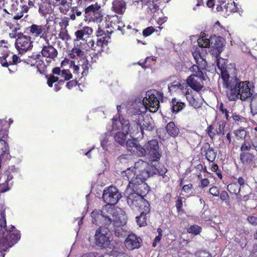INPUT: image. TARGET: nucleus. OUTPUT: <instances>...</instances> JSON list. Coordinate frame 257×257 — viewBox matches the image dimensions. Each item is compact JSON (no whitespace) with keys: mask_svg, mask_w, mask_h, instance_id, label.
I'll list each match as a JSON object with an SVG mask.
<instances>
[{"mask_svg":"<svg viewBox=\"0 0 257 257\" xmlns=\"http://www.w3.org/2000/svg\"><path fill=\"white\" fill-rule=\"evenodd\" d=\"M9 27L12 30L11 32L9 33V36L11 38H16L17 37L18 38L20 34H23L21 32H18V31L20 29V27L19 25H17L16 27L10 25Z\"/></svg>","mask_w":257,"mask_h":257,"instance_id":"obj_32","label":"nucleus"},{"mask_svg":"<svg viewBox=\"0 0 257 257\" xmlns=\"http://www.w3.org/2000/svg\"><path fill=\"white\" fill-rule=\"evenodd\" d=\"M252 147L249 142L245 141L240 148V150L242 152H246V151H249L251 150Z\"/></svg>","mask_w":257,"mask_h":257,"instance_id":"obj_38","label":"nucleus"},{"mask_svg":"<svg viewBox=\"0 0 257 257\" xmlns=\"http://www.w3.org/2000/svg\"><path fill=\"white\" fill-rule=\"evenodd\" d=\"M133 129V127L131 128L128 120L123 117H119L118 119H112V131H118L114 134V139L121 146H124L129 133L134 134L135 131Z\"/></svg>","mask_w":257,"mask_h":257,"instance_id":"obj_6","label":"nucleus"},{"mask_svg":"<svg viewBox=\"0 0 257 257\" xmlns=\"http://www.w3.org/2000/svg\"><path fill=\"white\" fill-rule=\"evenodd\" d=\"M115 257H130L127 254L123 252H119L115 255Z\"/></svg>","mask_w":257,"mask_h":257,"instance_id":"obj_64","label":"nucleus"},{"mask_svg":"<svg viewBox=\"0 0 257 257\" xmlns=\"http://www.w3.org/2000/svg\"><path fill=\"white\" fill-rule=\"evenodd\" d=\"M50 27L45 25L32 24L30 27V32L32 35L36 37L40 36L45 40L48 39L47 34L49 33Z\"/></svg>","mask_w":257,"mask_h":257,"instance_id":"obj_15","label":"nucleus"},{"mask_svg":"<svg viewBox=\"0 0 257 257\" xmlns=\"http://www.w3.org/2000/svg\"><path fill=\"white\" fill-rule=\"evenodd\" d=\"M147 194L138 193L134 192L131 193L127 197V203L133 209H140L145 210V212H150V205L149 202L144 198Z\"/></svg>","mask_w":257,"mask_h":257,"instance_id":"obj_8","label":"nucleus"},{"mask_svg":"<svg viewBox=\"0 0 257 257\" xmlns=\"http://www.w3.org/2000/svg\"><path fill=\"white\" fill-rule=\"evenodd\" d=\"M235 136L238 139L244 140L246 136V132L243 128H239L234 131Z\"/></svg>","mask_w":257,"mask_h":257,"instance_id":"obj_36","label":"nucleus"},{"mask_svg":"<svg viewBox=\"0 0 257 257\" xmlns=\"http://www.w3.org/2000/svg\"><path fill=\"white\" fill-rule=\"evenodd\" d=\"M46 44L43 45L41 51L42 55L44 57L55 60L57 57L58 51L52 45H50L49 39L45 40Z\"/></svg>","mask_w":257,"mask_h":257,"instance_id":"obj_21","label":"nucleus"},{"mask_svg":"<svg viewBox=\"0 0 257 257\" xmlns=\"http://www.w3.org/2000/svg\"><path fill=\"white\" fill-rule=\"evenodd\" d=\"M75 36H76V39L75 40L76 42H78L80 40H82L84 42H86V41L85 40V36L82 33V31H81L80 30H77L75 32Z\"/></svg>","mask_w":257,"mask_h":257,"instance_id":"obj_42","label":"nucleus"},{"mask_svg":"<svg viewBox=\"0 0 257 257\" xmlns=\"http://www.w3.org/2000/svg\"><path fill=\"white\" fill-rule=\"evenodd\" d=\"M9 190V188L8 186V183L6 181L5 183L0 184V192L4 193Z\"/></svg>","mask_w":257,"mask_h":257,"instance_id":"obj_52","label":"nucleus"},{"mask_svg":"<svg viewBox=\"0 0 257 257\" xmlns=\"http://www.w3.org/2000/svg\"><path fill=\"white\" fill-rule=\"evenodd\" d=\"M206 51L200 48H196L192 52V55L195 60L197 65H193L190 70L194 74L191 75L197 76L199 77L205 76L206 73L205 70L207 66V62L205 59Z\"/></svg>","mask_w":257,"mask_h":257,"instance_id":"obj_7","label":"nucleus"},{"mask_svg":"<svg viewBox=\"0 0 257 257\" xmlns=\"http://www.w3.org/2000/svg\"><path fill=\"white\" fill-rule=\"evenodd\" d=\"M247 221L253 225H257V217L253 216H250L247 217Z\"/></svg>","mask_w":257,"mask_h":257,"instance_id":"obj_51","label":"nucleus"},{"mask_svg":"<svg viewBox=\"0 0 257 257\" xmlns=\"http://www.w3.org/2000/svg\"><path fill=\"white\" fill-rule=\"evenodd\" d=\"M219 110L223 113L225 114L226 118L228 120V111L227 109L224 107V105L222 103H221L219 106Z\"/></svg>","mask_w":257,"mask_h":257,"instance_id":"obj_49","label":"nucleus"},{"mask_svg":"<svg viewBox=\"0 0 257 257\" xmlns=\"http://www.w3.org/2000/svg\"><path fill=\"white\" fill-rule=\"evenodd\" d=\"M163 97V93L156 90H151L147 92L146 100L138 98L132 102H128L127 112L131 119L145 113L147 107H149L150 110L152 112L157 111L160 107L159 100L162 99Z\"/></svg>","mask_w":257,"mask_h":257,"instance_id":"obj_4","label":"nucleus"},{"mask_svg":"<svg viewBox=\"0 0 257 257\" xmlns=\"http://www.w3.org/2000/svg\"><path fill=\"white\" fill-rule=\"evenodd\" d=\"M96 230L95 240L96 245L101 248L112 249L113 244L111 242L108 236L109 229L108 227L102 224Z\"/></svg>","mask_w":257,"mask_h":257,"instance_id":"obj_10","label":"nucleus"},{"mask_svg":"<svg viewBox=\"0 0 257 257\" xmlns=\"http://www.w3.org/2000/svg\"><path fill=\"white\" fill-rule=\"evenodd\" d=\"M159 160H151L150 163V166L152 168H150L148 167L147 168L149 169V170L151 171H154L156 173L154 175L158 174L160 176H162L165 179V181H168L169 178L166 175L167 172V169L162 164L158 162Z\"/></svg>","mask_w":257,"mask_h":257,"instance_id":"obj_19","label":"nucleus"},{"mask_svg":"<svg viewBox=\"0 0 257 257\" xmlns=\"http://www.w3.org/2000/svg\"><path fill=\"white\" fill-rule=\"evenodd\" d=\"M217 133V130H214V127L212 125H210L207 128V133L211 139L214 138Z\"/></svg>","mask_w":257,"mask_h":257,"instance_id":"obj_43","label":"nucleus"},{"mask_svg":"<svg viewBox=\"0 0 257 257\" xmlns=\"http://www.w3.org/2000/svg\"><path fill=\"white\" fill-rule=\"evenodd\" d=\"M227 188L230 193L235 194H238L240 190V188L239 187L237 183L229 184L227 185Z\"/></svg>","mask_w":257,"mask_h":257,"instance_id":"obj_34","label":"nucleus"},{"mask_svg":"<svg viewBox=\"0 0 257 257\" xmlns=\"http://www.w3.org/2000/svg\"><path fill=\"white\" fill-rule=\"evenodd\" d=\"M61 76L66 80H69L72 78V75L68 70H63L61 71Z\"/></svg>","mask_w":257,"mask_h":257,"instance_id":"obj_46","label":"nucleus"},{"mask_svg":"<svg viewBox=\"0 0 257 257\" xmlns=\"http://www.w3.org/2000/svg\"><path fill=\"white\" fill-rule=\"evenodd\" d=\"M124 146L127 149L133 153L137 154L140 156H145V151L136 139H128L125 142Z\"/></svg>","mask_w":257,"mask_h":257,"instance_id":"obj_18","label":"nucleus"},{"mask_svg":"<svg viewBox=\"0 0 257 257\" xmlns=\"http://www.w3.org/2000/svg\"><path fill=\"white\" fill-rule=\"evenodd\" d=\"M206 158L210 162H213L216 158V152L213 148H209L206 152Z\"/></svg>","mask_w":257,"mask_h":257,"instance_id":"obj_35","label":"nucleus"},{"mask_svg":"<svg viewBox=\"0 0 257 257\" xmlns=\"http://www.w3.org/2000/svg\"><path fill=\"white\" fill-rule=\"evenodd\" d=\"M80 30L82 31V33L83 34L85 38L88 37L93 33L92 29L87 26L83 27V29Z\"/></svg>","mask_w":257,"mask_h":257,"instance_id":"obj_40","label":"nucleus"},{"mask_svg":"<svg viewBox=\"0 0 257 257\" xmlns=\"http://www.w3.org/2000/svg\"><path fill=\"white\" fill-rule=\"evenodd\" d=\"M105 42H107V41H105V38L104 37L98 38L96 41V46L102 47L103 45L105 43Z\"/></svg>","mask_w":257,"mask_h":257,"instance_id":"obj_54","label":"nucleus"},{"mask_svg":"<svg viewBox=\"0 0 257 257\" xmlns=\"http://www.w3.org/2000/svg\"><path fill=\"white\" fill-rule=\"evenodd\" d=\"M91 217L93 224L104 225L108 227L109 232H113L116 236L123 237L126 235L125 217L118 215L112 207L105 206L101 210H94L91 213Z\"/></svg>","mask_w":257,"mask_h":257,"instance_id":"obj_2","label":"nucleus"},{"mask_svg":"<svg viewBox=\"0 0 257 257\" xmlns=\"http://www.w3.org/2000/svg\"><path fill=\"white\" fill-rule=\"evenodd\" d=\"M145 156L149 155L152 160H159L161 157V151L157 140H152L148 142L144 146Z\"/></svg>","mask_w":257,"mask_h":257,"instance_id":"obj_12","label":"nucleus"},{"mask_svg":"<svg viewBox=\"0 0 257 257\" xmlns=\"http://www.w3.org/2000/svg\"><path fill=\"white\" fill-rule=\"evenodd\" d=\"M112 8L116 13L121 15L126 10V3L124 0H114Z\"/></svg>","mask_w":257,"mask_h":257,"instance_id":"obj_23","label":"nucleus"},{"mask_svg":"<svg viewBox=\"0 0 257 257\" xmlns=\"http://www.w3.org/2000/svg\"><path fill=\"white\" fill-rule=\"evenodd\" d=\"M20 35L16 39L15 45L19 53H23L32 49V42L30 37L24 35L23 34Z\"/></svg>","mask_w":257,"mask_h":257,"instance_id":"obj_14","label":"nucleus"},{"mask_svg":"<svg viewBox=\"0 0 257 257\" xmlns=\"http://www.w3.org/2000/svg\"><path fill=\"white\" fill-rule=\"evenodd\" d=\"M147 164L143 161L135 163L134 167L126 169L121 172L123 177H126L129 182L127 188L138 193L147 194L149 190L145 181L156 173L146 168Z\"/></svg>","mask_w":257,"mask_h":257,"instance_id":"obj_3","label":"nucleus"},{"mask_svg":"<svg viewBox=\"0 0 257 257\" xmlns=\"http://www.w3.org/2000/svg\"><path fill=\"white\" fill-rule=\"evenodd\" d=\"M6 215L4 210L0 211V251H6L12 247L20 239V235L14 226L7 229Z\"/></svg>","mask_w":257,"mask_h":257,"instance_id":"obj_5","label":"nucleus"},{"mask_svg":"<svg viewBox=\"0 0 257 257\" xmlns=\"http://www.w3.org/2000/svg\"><path fill=\"white\" fill-rule=\"evenodd\" d=\"M250 144H251V147H253L257 152V137H255L251 141Z\"/></svg>","mask_w":257,"mask_h":257,"instance_id":"obj_60","label":"nucleus"},{"mask_svg":"<svg viewBox=\"0 0 257 257\" xmlns=\"http://www.w3.org/2000/svg\"><path fill=\"white\" fill-rule=\"evenodd\" d=\"M19 8H21V10H19V12H22L23 15L24 13H27L29 10V7L26 5L19 6Z\"/></svg>","mask_w":257,"mask_h":257,"instance_id":"obj_59","label":"nucleus"},{"mask_svg":"<svg viewBox=\"0 0 257 257\" xmlns=\"http://www.w3.org/2000/svg\"><path fill=\"white\" fill-rule=\"evenodd\" d=\"M131 120L135 122L134 123L135 127L137 129L138 127H140L142 134H143L144 130L150 131L153 128L151 123L152 118L148 116H144L143 113L138 115L137 117H135L134 118H131Z\"/></svg>","mask_w":257,"mask_h":257,"instance_id":"obj_13","label":"nucleus"},{"mask_svg":"<svg viewBox=\"0 0 257 257\" xmlns=\"http://www.w3.org/2000/svg\"><path fill=\"white\" fill-rule=\"evenodd\" d=\"M193 185L192 184H188L187 185H185L183 186L182 191H184L186 193H189L192 188Z\"/></svg>","mask_w":257,"mask_h":257,"instance_id":"obj_56","label":"nucleus"},{"mask_svg":"<svg viewBox=\"0 0 257 257\" xmlns=\"http://www.w3.org/2000/svg\"><path fill=\"white\" fill-rule=\"evenodd\" d=\"M154 31L155 29L153 27H149L143 31V34L145 37H147L151 35L154 32Z\"/></svg>","mask_w":257,"mask_h":257,"instance_id":"obj_48","label":"nucleus"},{"mask_svg":"<svg viewBox=\"0 0 257 257\" xmlns=\"http://www.w3.org/2000/svg\"><path fill=\"white\" fill-rule=\"evenodd\" d=\"M166 130L168 134L173 137L177 136L179 133V128L172 121H171L167 124Z\"/></svg>","mask_w":257,"mask_h":257,"instance_id":"obj_28","label":"nucleus"},{"mask_svg":"<svg viewBox=\"0 0 257 257\" xmlns=\"http://www.w3.org/2000/svg\"><path fill=\"white\" fill-rule=\"evenodd\" d=\"M100 6L97 5H92L85 9V14L97 23H100L102 20L103 15L100 11Z\"/></svg>","mask_w":257,"mask_h":257,"instance_id":"obj_16","label":"nucleus"},{"mask_svg":"<svg viewBox=\"0 0 257 257\" xmlns=\"http://www.w3.org/2000/svg\"><path fill=\"white\" fill-rule=\"evenodd\" d=\"M209 192L214 196H218L219 195V189L216 186H213L209 189Z\"/></svg>","mask_w":257,"mask_h":257,"instance_id":"obj_50","label":"nucleus"},{"mask_svg":"<svg viewBox=\"0 0 257 257\" xmlns=\"http://www.w3.org/2000/svg\"><path fill=\"white\" fill-rule=\"evenodd\" d=\"M205 80V76L201 77L195 75H190L186 80L187 84L194 90L199 92L203 87V81Z\"/></svg>","mask_w":257,"mask_h":257,"instance_id":"obj_17","label":"nucleus"},{"mask_svg":"<svg viewBox=\"0 0 257 257\" xmlns=\"http://www.w3.org/2000/svg\"><path fill=\"white\" fill-rule=\"evenodd\" d=\"M19 4L17 1H11L10 3L9 8L8 9L10 11L9 14L13 15L14 19L19 20L23 17L22 12H19Z\"/></svg>","mask_w":257,"mask_h":257,"instance_id":"obj_22","label":"nucleus"},{"mask_svg":"<svg viewBox=\"0 0 257 257\" xmlns=\"http://www.w3.org/2000/svg\"><path fill=\"white\" fill-rule=\"evenodd\" d=\"M70 17H64L63 18L61 22L59 23L60 26L61 27V29H66L67 27L69 26V22Z\"/></svg>","mask_w":257,"mask_h":257,"instance_id":"obj_45","label":"nucleus"},{"mask_svg":"<svg viewBox=\"0 0 257 257\" xmlns=\"http://www.w3.org/2000/svg\"><path fill=\"white\" fill-rule=\"evenodd\" d=\"M141 211V214L140 216H138L136 217V222L140 227L144 226L147 224V214L149 212H145L144 210H142Z\"/></svg>","mask_w":257,"mask_h":257,"instance_id":"obj_29","label":"nucleus"},{"mask_svg":"<svg viewBox=\"0 0 257 257\" xmlns=\"http://www.w3.org/2000/svg\"><path fill=\"white\" fill-rule=\"evenodd\" d=\"M142 240L135 234H130L125 240L126 247L131 250L138 249L141 246Z\"/></svg>","mask_w":257,"mask_h":257,"instance_id":"obj_20","label":"nucleus"},{"mask_svg":"<svg viewBox=\"0 0 257 257\" xmlns=\"http://www.w3.org/2000/svg\"><path fill=\"white\" fill-rule=\"evenodd\" d=\"M184 87L183 84H181L180 82L176 81L168 84V89L169 92H175L179 89L182 90Z\"/></svg>","mask_w":257,"mask_h":257,"instance_id":"obj_31","label":"nucleus"},{"mask_svg":"<svg viewBox=\"0 0 257 257\" xmlns=\"http://www.w3.org/2000/svg\"><path fill=\"white\" fill-rule=\"evenodd\" d=\"M220 60H217V66L221 71L223 86L226 88V94L228 99L234 101L237 99L245 100L251 96L250 89L247 81H241L236 77V69L232 65L225 67L220 64Z\"/></svg>","mask_w":257,"mask_h":257,"instance_id":"obj_1","label":"nucleus"},{"mask_svg":"<svg viewBox=\"0 0 257 257\" xmlns=\"http://www.w3.org/2000/svg\"><path fill=\"white\" fill-rule=\"evenodd\" d=\"M198 48L203 49L211 47V48L216 50V54L219 55L222 51L223 46L224 40L222 37H217L216 36H211L209 39L207 38L205 36L199 38L197 40Z\"/></svg>","mask_w":257,"mask_h":257,"instance_id":"obj_9","label":"nucleus"},{"mask_svg":"<svg viewBox=\"0 0 257 257\" xmlns=\"http://www.w3.org/2000/svg\"><path fill=\"white\" fill-rule=\"evenodd\" d=\"M155 1L152 0L151 3H146L148 5V8L153 13H155L159 8V6L155 4Z\"/></svg>","mask_w":257,"mask_h":257,"instance_id":"obj_41","label":"nucleus"},{"mask_svg":"<svg viewBox=\"0 0 257 257\" xmlns=\"http://www.w3.org/2000/svg\"><path fill=\"white\" fill-rule=\"evenodd\" d=\"M6 157L7 159H9V147L8 144L3 140H0V157L4 158Z\"/></svg>","mask_w":257,"mask_h":257,"instance_id":"obj_25","label":"nucleus"},{"mask_svg":"<svg viewBox=\"0 0 257 257\" xmlns=\"http://www.w3.org/2000/svg\"><path fill=\"white\" fill-rule=\"evenodd\" d=\"M84 10L77 7H73L71 9V12L69 14L70 20L74 21L76 18L80 17L82 14Z\"/></svg>","mask_w":257,"mask_h":257,"instance_id":"obj_27","label":"nucleus"},{"mask_svg":"<svg viewBox=\"0 0 257 257\" xmlns=\"http://www.w3.org/2000/svg\"><path fill=\"white\" fill-rule=\"evenodd\" d=\"M255 158L252 153L242 152L240 154L239 158L241 163L244 165H248L251 164Z\"/></svg>","mask_w":257,"mask_h":257,"instance_id":"obj_24","label":"nucleus"},{"mask_svg":"<svg viewBox=\"0 0 257 257\" xmlns=\"http://www.w3.org/2000/svg\"><path fill=\"white\" fill-rule=\"evenodd\" d=\"M183 202H182V198L181 197H179L178 199V200L176 204V206L178 212H180L182 208Z\"/></svg>","mask_w":257,"mask_h":257,"instance_id":"obj_53","label":"nucleus"},{"mask_svg":"<svg viewBox=\"0 0 257 257\" xmlns=\"http://www.w3.org/2000/svg\"><path fill=\"white\" fill-rule=\"evenodd\" d=\"M188 232L190 233H192L195 235H197L200 233L201 230V228L197 225H193L191 226L188 229Z\"/></svg>","mask_w":257,"mask_h":257,"instance_id":"obj_37","label":"nucleus"},{"mask_svg":"<svg viewBox=\"0 0 257 257\" xmlns=\"http://www.w3.org/2000/svg\"><path fill=\"white\" fill-rule=\"evenodd\" d=\"M45 8L44 7V4H40L39 5V11L40 13L44 14L45 13Z\"/></svg>","mask_w":257,"mask_h":257,"instance_id":"obj_63","label":"nucleus"},{"mask_svg":"<svg viewBox=\"0 0 257 257\" xmlns=\"http://www.w3.org/2000/svg\"><path fill=\"white\" fill-rule=\"evenodd\" d=\"M185 106L184 103L179 101L176 98L172 99L171 102V109L173 112L177 113L182 109Z\"/></svg>","mask_w":257,"mask_h":257,"instance_id":"obj_26","label":"nucleus"},{"mask_svg":"<svg viewBox=\"0 0 257 257\" xmlns=\"http://www.w3.org/2000/svg\"><path fill=\"white\" fill-rule=\"evenodd\" d=\"M77 84V82L75 80L70 81L66 84V87L69 89H71L74 86H75Z\"/></svg>","mask_w":257,"mask_h":257,"instance_id":"obj_57","label":"nucleus"},{"mask_svg":"<svg viewBox=\"0 0 257 257\" xmlns=\"http://www.w3.org/2000/svg\"><path fill=\"white\" fill-rule=\"evenodd\" d=\"M83 64L82 65V68L83 69V71L82 72V75H84V74H85V75H86L87 73L88 72L89 66H88V61L87 59H83Z\"/></svg>","mask_w":257,"mask_h":257,"instance_id":"obj_47","label":"nucleus"},{"mask_svg":"<svg viewBox=\"0 0 257 257\" xmlns=\"http://www.w3.org/2000/svg\"><path fill=\"white\" fill-rule=\"evenodd\" d=\"M107 142V139L106 138H104L103 140L101 141V146L103 150H106V144Z\"/></svg>","mask_w":257,"mask_h":257,"instance_id":"obj_61","label":"nucleus"},{"mask_svg":"<svg viewBox=\"0 0 257 257\" xmlns=\"http://www.w3.org/2000/svg\"><path fill=\"white\" fill-rule=\"evenodd\" d=\"M121 197V193L115 186H109L103 190L102 198L107 205H114L116 204Z\"/></svg>","mask_w":257,"mask_h":257,"instance_id":"obj_11","label":"nucleus"},{"mask_svg":"<svg viewBox=\"0 0 257 257\" xmlns=\"http://www.w3.org/2000/svg\"><path fill=\"white\" fill-rule=\"evenodd\" d=\"M251 112L253 115L257 114V93L251 97L250 101Z\"/></svg>","mask_w":257,"mask_h":257,"instance_id":"obj_33","label":"nucleus"},{"mask_svg":"<svg viewBox=\"0 0 257 257\" xmlns=\"http://www.w3.org/2000/svg\"><path fill=\"white\" fill-rule=\"evenodd\" d=\"M209 181L207 179H203L201 180V187H206L209 184Z\"/></svg>","mask_w":257,"mask_h":257,"instance_id":"obj_62","label":"nucleus"},{"mask_svg":"<svg viewBox=\"0 0 257 257\" xmlns=\"http://www.w3.org/2000/svg\"><path fill=\"white\" fill-rule=\"evenodd\" d=\"M81 48L83 49H86V47L85 46L84 48L83 46L81 48L74 47L72 49V51L74 54H76L78 56H82L84 55V52L81 50Z\"/></svg>","mask_w":257,"mask_h":257,"instance_id":"obj_44","label":"nucleus"},{"mask_svg":"<svg viewBox=\"0 0 257 257\" xmlns=\"http://www.w3.org/2000/svg\"><path fill=\"white\" fill-rule=\"evenodd\" d=\"M87 46L89 48H91L92 50H96V46L94 40H91L88 41L87 43Z\"/></svg>","mask_w":257,"mask_h":257,"instance_id":"obj_55","label":"nucleus"},{"mask_svg":"<svg viewBox=\"0 0 257 257\" xmlns=\"http://www.w3.org/2000/svg\"><path fill=\"white\" fill-rule=\"evenodd\" d=\"M186 97L189 104L195 108L201 107V103L196 100L188 91L186 92Z\"/></svg>","mask_w":257,"mask_h":257,"instance_id":"obj_30","label":"nucleus"},{"mask_svg":"<svg viewBox=\"0 0 257 257\" xmlns=\"http://www.w3.org/2000/svg\"><path fill=\"white\" fill-rule=\"evenodd\" d=\"M220 199L223 200H226L229 197L227 192L225 191H222L220 195Z\"/></svg>","mask_w":257,"mask_h":257,"instance_id":"obj_58","label":"nucleus"},{"mask_svg":"<svg viewBox=\"0 0 257 257\" xmlns=\"http://www.w3.org/2000/svg\"><path fill=\"white\" fill-rule=\"evenodd\" d=\"M59 37L64 41H68L70 39V37L68 35V31L66 29H61Z\"/></svg>","mask_w":257,"mask_h":257,"instance_id":"obj_39","label":"nucleus"}]
</instances>
